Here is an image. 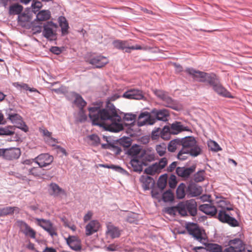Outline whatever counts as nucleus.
<instances>
[{
	"mask_svg": "<svg viewBox=\"0 0 252 252\" xmlns=\"http://www.w3.org/2000/svg\"><path fill=\"white\" fill-rule=\"evenodd\" d=\"M185 71L191 76L194 80L203 83L207 87H211L218 95L226 98H233L231 93L223 87L216 74L196 70L192 67H187Z\"/></svg>",
	"mask_w": 252,
	"mask_h": 252,
	"instance_id": "f257e3e1",
	"label": "nucleus"
},
{
	"mask_svg": "<svg viewBox=\"0 0 252 252\" xmlns=\"http://www.w3.org/2000/svg\"><path fill=\"white\" fill-rule=\"evenodd\" d=\"M148 125L146 118H139L138 116V121L136 124L135 121L131 122L130 124L122 122L116 125V128L112 131L118 132L126 130V133L130 137H135L141 135V131L139 127Z\"/></svg>",
	"mask_w": 252,
	"mask_h": 252,
	"instance_id": "f03ea898",
	"label": "nucleus"
},
{
	"mask_svg": "<svg viewBox=\"0 0 252 252\" xmlns=\"http://www.w3.org/2000/svg\"><path fill=\"white\" fill-rule=\"evenodd\" d=\"M182 149H186L190 153V156L196 157L202 153V147L198 144L193 136H188L180 138Z\"/></svg>",
	"mask_w": 252,
	"mask_h": 252,
	"instance_id": "7ed1b4c3",
	"label": "nucleus"
},
{
	"mask_svg": "<svg viewBox=\"0 0 252 252\" xmlns=\"http://www.w3.org/2000/svg\"><path fill=\"white\" fill-rule=\"evenodd\" d=\"M179 214L182 217L188 216L195 217L197 214V205L194 199L186 201L180 202L178 203Z\"/></svg>",
	"mask_w": 252,
	"mask_h": 252,
	"instance_id": "20e7f679",
	"label": "nucleus"
},
{
	"mask_svg": "<svg viewBox=\"0 0 252 252\" xmlns=\"http://www.w3.org/2000/svg\"><path fill=\"white\" fill-rule=\"evenodd\" d=\"M99 112L102 121L110 120L115 123L114 128L110 130V131L113 132L112 130L116 128V125L120 123L119 122L121 120L120 116L117 113L114 105L111 104L109 108L100 109Z\"/></svg>",
	"mask_w": 252,
	"mask_h": 252,
	"instance_id": "39448f33",
	"label": "nucleus"
},
{
	"mask_svg": "<svg viewBox=\"0 0 252 252\" xmlns=\"http://www.w3.org/2000/svg\"><path fill=\"white\" fill-rule=\"evenodd\" d=\"M58 28V25L52 21H47L43 24L42 35L48 41H56L57 39V33L56 30Z\"/></svg>",
	"mask_w": 252,
	"mask_h": 252,
	"instance_id": "423d86ee",
	"label": "nucleus"
},
{
	"mask_svg": "<svg viewBox=\"0 0 252 252\" xmlns=\"http://www.w3.org/2000/svg\"><path fill=\"white\" fill-rule=\"evenodd\" d=\"M21 154V150L19 148L11 147L9 148H0V158L11 161L17 159Z\"/></svg>",
	"mask_w": 252,
	"mask_h": 252,
	"instance_id": "0eeeda50",
	"label": "nucleus"
},
{
	"mask_svg": "<svg viewBox=\"0 0 252 252\" xmlns=\"http://www.w3.org/2000/svg\"><path fill=\"white\" fill-rule=\"evenodd\" d=\"M167 159L164 157L161 158L158 162H156L145 168L144 174L150 176H154L156 173H159L167 164Z\"/></svg>",
	"mask_w": 252,
	"mask_h": 252,
	"instance_id": "6e6552de",
	"label": "nucleus"
},
{
	"mask_svg": "<svg viewBox=\"0 0 252 252\" xmlns=\"http://www.w3.org/2000/svg\"><path fill=\"white\" fill-rule=\"evenodd\" d=\"M245 244L238 238L229 240L228 242V247L223 250V252H245Z\"/></svg>",
	"mask_w": 252,
	"mask_h": 252,
	"instance_id": "1a4fd4ad",
	"label": "nucleus"
},
{
	"mask_svg": "<svg viewBox=\"0 0 252 252\" xmlns=\"http://www.w3.org/2000/svg\"><path fill=\"white\" fill-rule=\"evenodd\" d=\"M85 61L92 64L94 68H100L109 63L106 57L101 55H92L90 57L86 58Z\"/></svg>",
	"mask_w": 252,
	"mask_h": 252,
	"instance_id": "9d476101",
	"label": "nucleus"
},
{
	"mask_svg": "<svg viewBox=\"0 0 252 252\" xmlns=\"http://www.w3.org/2000/svg\"><path fill=\"white\" fill-rule=\"evenodd\" d=\"M146 150L143 149L140 145L135 144L132 145L130 148H128L126 154L130 157V159H141L145 155Z\"/></svg>",
	"mask_w": 252,
	"mask_h": 252,
	"instance_id": "9b49d317",
	"label": "nucleus"
},
{
	"mask_svg": "<svg viewBox=\"0 0 252 252\" xmlns=\"http://www.w3.org/2000/svg\"><path fill=\"white\" fill-rule=\"evenodd\" d=\"M17 223L20 232L24 234L26 237L32 239L35 238L36 233L35 230L32 228L27 222L22 220H18Z\"/></svg>",
	"mask_w": 252,
	"mask_h": 252,
	"instance_id": "f8f14e48",
	"label": "nucleus"
},
{
	"mask_svg": "<svg viewBox=\"0 0 252 252\" xmlns=\"http://www.w3.org/2000/svg\"><path fill=\"white\" fill-rule=\"evenodd\" d=\"M35 220L37 224L47 231L51 236L57 235V233L53 227V224L50 220L36 218Z\"/></svg>",
	"mask_w": 252,
	"mask_h": 252,
	"instance_id": "ddd939ff",
	"label": "nucleus"
},
{
	"mask_svg": "<svg viewBox=\"0 0 252 252\" xmlns=\"http://www.w3.org/2000/svg\"><path fill=\"white\" fill-rule=\"evenodd\" d=\"M122 97L128 99L143 100L145 97L143 92L139 89H130L125 92Z\"/></svg>",
	"mask_w": 252,
	"mask_h": 252,
	"instance_id": "4468645a",
	"label": "nucleus"
},
{
	"mask_svg": "<svg viewBox=\"0 0 252 252\" xmlns=\"http://www.w3.org/2000/svg\"><path fill=\"white\" fill-rule=\"evenodd\" d=\"M54 158L48 153L42 154L38 156L36 158V163L40 167H46L53 162Z\"/></svg>",
	"mask_w": 252,
	"mask_h": 252,
	"instance_id": "2eb2a0df",
	"label": "nucleus"
},
{
	"mask_svg": "<svg viewBox=\"0 0 252 252\" xmlns=\"http://www.w3.org/2000/svg\"><path fill=\"white\" fill-rule=\"evenodd\" d=\"M202 191V187L193 182L189 183L186 189L187 195L189 197L198 196L201 194Z\"/></svg>",
	"mask_w": 252,
	"mask_h": 252,
	"instance_id": "dca6fc26",
	"label": "nucleus"
},
{
	"mask_svg": "<svg viewBox=\"0 0 252 252\" xmlns=\"http://www.w3.org/2000/svg\"><path fill=\"white\" fill-rule=\"evenodd\" d=\"M32 13L31 8H27L24 12L21 13L18 16V23L22 27H25L26 24L32 20Z\"/></svg>",
	"mask_w": 252,
	"mask_h": 252,
	"instance_id": "f3484780",
	"label": "nucleus"
},
{
	"mask_svg": "<svg viewBox=\"0 0 252 252\" xmlns=\"http://www.w3.org/2000/svg\"><path fill=\"white\" fill-rule=\"evenodd\" d=\"M196 165L193 164L189 167H177L176 173L179 177L188 178L193 173L196 169Z\"/></svg>",
	"mask_w": 252,
	"mask_h": 252,
	"instance_id": "a211bd4d",
	"label": "nucleus"
},
{
	"mask_svg": "<svg viewBox=\"0 0 252 252\" xmlns=\"http://www.w3.org/2000/svg\"><path fill=\"white\" fill-rule=\"evenodd\" d=\"M117 141V139H115L112 142H109L108 144H101V147L102 149L109 150L116 155H120L122 149Z\"/></svg>",
	"mask_w": 252,
	"mask_h": 252,
	"instance_id": "6ab92c4d",
	"label": "nucleus"
},
{
	"mask_svg": "<svg viewBox=\"0 0 252 252\" xmlns=\"http://www.w3.org/2000/svg\"><path fill=\"white\" fill-rule=\"evenodd\" d=\"M70 96L71 98H74L73 103L76 105L79 109H84V107L86 105V101L83 98L82 96L76 93L75 92H71L68 94L67 97Z\"/></svg>",
	"mask_w": 252,
	"mask_h": 252,
	"instance_id": "aec40b11",
	"label": "nucleus"
},
{
	"mask_svg": "<svg viewBox=\"0 0 252 252\" xmlns=\"http://www.w3.org/2000/svg\"><path fill=\"white\" fill-rule=\"evenodd\" d=\"M152 113L157 121H167V117L169 116V111L164 108L161 109L154 108L152 110Z\"/></svg>",
	"mask_w": 252,
	"mask_h": 252,
	"instance_id": "412c9836",
	"label": "nucleus"
},
{
	"mask_svg": "<svg viewBox=\"0 0 252 252\" xmlns=\"http://www.w3.org/2000/svg\"><path fill=\"white\" fill-rule=\"evenodd\" d=\"M199 209L206 215L212 217L217 216V209L216 207L210 204H204L199 206Z\"/></svg>",
	"mask_w": 252,
	"mask_h": 252,
	"instance_id": "4be33fe9",
	"label": "nucleus"
},
{
	"mask_svg": "<svg viewBox=\"0 0 252 252\" xmlns=\"http://www.w3.org/2000/svg\"><path fill=\"white\" fill-rule=\"evenodd\" d=\"M99 222L96 220H91L90 222L87 224L85 227L86 235L87 236H90L94 233L96 232L99 228Z\"/></svg>",
	"mask_w": 252,
	"mask_h": 252,
	"instance_id": "5701e85b",
	"label": "nucleus"
},
{
	"mask_svg": "<svg viewBox=\"0 0 252 252\" xmlns=\"http://www.w3.org/2000/svg\"><path fill=\"white\" fill-rule=\"evenodd\" d=\"M5 116L7 119L10 121L13 124L17 123V122L20 121L23 118L18 114L16 113L13 109L8 108L4 110Z\"/></svg>",
	"mask_w": 252,
	"mask_h": 252,
	"instance_id": "b1692460",
	"label": "nucleus"
},
{
	"mask_svg": "<svg viewBox=\"0 0 252 252\" xmlns=\"http://www.w3.org/2000/svg\"><path fill=\"white\" fill-rule=\"evenodd\" d=\"M139 181L142 184V187L145 190H149L150 187H153L155 185L154 179L148 175H143L141 176Z\"/></svg>",
	"mask_w": 252,
	"mask_h": 252,
	"instance_id": "393cba45",
	"label": "nucleus"
},
{
	"mask_svg": "<svg viewBox=\"0 0 252 252\" xmlns=\"http://www.w3.org/2000/svg\"><path fill=\"white\" fill-rule=\"evenodd\" d=\"M165 106L170 108L174 110L179 111L180 107L177 100L173 99L168 94L162 100Z\"/></svg>",
	"mask_w": 252,
	"mask_h": 252,
	"instance_id": "a878e982",
	"label": "nucleus"
},
{
	"mask_svg": "<svg viewBox=\"0 0 252 252\" xmlns=\"http://www.w3.org/2000/svg\"><path fill=\"white\" fill-rule=\"evenodd\" d=\"M117 140L120 147L123 148L125 153L126 152L128 148H130L132 146V140L131 137L129 136H124L121 138H117Z\"/></svg>",
	"mask_w": 252,
	"mask_h": 252,
	"instance_id": "bb28decb",
	"label": "nucleus"
},
{
	"mask_svg": "<svg viewBox=\"0 0 252 252\" xmlns=\"http://www.w3.org/2000/svg\"><path fill=\"white\" fill-rule=\"evenodd\" d=\"M106 233L109 234L112 239H114L121 236V231L118 227L113 225H108Z\"/></svg>",
	"mask_w": 252,
	"mask_h": 252,
	"instance_id": "cd10ccee",
	"label": "nucleus"
},
{
	"mask_svg": "<svg viewBox=\"0 0 252 252\" xmlns=\"http://www.w3.org/2000/svg\"><path fill=\"white\" fill-rule=\"evenodd\" d=\"M15 212L19 213V208L17 207L11 206L0 208V217L12 215Z\"/></svg>",
	"mask_w": 252,
	"mask_h": 252,
	"instance_id": "c85d7f7f",
	"label": "nucleus"
},
{
	"mask_svg": "<svg viewBox=\"0 0 252 252\" xmlns=\"http://www.w3.org/2000/svg\"><path fill=\"white\" fill-rule=\"evenodd\" d=\"M59 26L61 28L62 35H65L68 33L69 25L66 18L63 16H60L58 19Z\"/></svg>",
	"mask_w": 252,
	"mask_h": 252,
	"instance_id": "c756f323",
	"label": "nucleus"
},
{
	"mask_svg": "<svg viewBox=\"0 0 252 252\" xmlns=\"http://www.w3.org/2000/svg\"><path fill=\"white\" fill-rule=\"evenodd\" d=\"M139 118H146L148 125H152L157 121L156 117L154 116L152 111L149 113L147 111H144L139 114Z\"/></svg>",
	"mask_w": 252,
	"mask_h": 252,
	"instance_id": "7c9ffc66",
	"label": "nucleus"
},
{
	"mask_svg": "<svg viewBox=\"0 0 252 252\" xmlns=\"http://www.w3.org/2000/svg\"><path fill=\"white\" fill-rule=\"evenodd\" d=\"M51 17V12L49 10H42L36 14L35 21L36 22L45 21L49 20Z\"/></svg>",
	"mask_w": 252,
	"mask_h": 252,
	"instance_id": "2f4dec72",
	"label": "nucleus"
},
{
	"mask_svg": "<svg viewBox=\"0 0 252 252\" xmlns=\"http://www.w3.org/2000/svg\"><path fill=\"white\" fill-rule=\"evenodd\" d=\"M140 159H130L127 166L130 168V166L133 168V171L138 173H140L143 171V167L140 164Z\"/></svg>",
	"mask_w": 252,
	"mask_h": 252,
	"instance_id": "473e14b6",
	"label": "nucleus"
},
{
	"mask_svg": "<svg viewBox=\"0 0 252 252\" xmlns=\"http://www.w3.org/2000/svg\"><path fill=\"white\" fill-rule=\"evenodd\" d=\"M23 10V7L18 3H14L9 7V14L10 15L20 14Z\"/></svg>",
	"mask_w": 252,
	"mask_h": 252,
	"instance_id": "72a5a7b5",
	"label": "nucleus"
},
{
	"mask_svg": "<svg viewBox=\"0 0 252 252\" xmlns=\"http://www.w3.org/2000/svg\"><path fill=\"white\" fill-rule=\"evenodd\" d=\"M112 44L114 48L121 50L125 49V51H127V48L129 47L128 42L126 40L116 39L113 41Z\"/></svg>",
	"mask_w": 252,
	"mask_h": 252,
	"instance_id": "f704fd0d",
	"label": "nucleus"
},
{
	"mask_svg": "<svg viewBox=\"0 0 252 252\" xmlns=\"http://www.w3.org/2000/svg\"><path fill=\"white\" fill-rule=\"evenodd\" d=\"M15 128L12 126H0V136H11L15 133Z\"/></svg>",
	"mask_w": 252,
	"mask_h": 252,
	"instance_id": "c9c22d12",
	"label": "nucleus"
},
{
	"mask_svg": "<svg viewBox=\"0 0 252 252\" xmlns=\"http://www.w3.org/2000/svg\"><path fill=\"white\" fill-rule=\"evenodd\" d=\"M171 134L172 133H171L170 126L165 125L162 129L160 128V136L162 139L165 140L170 139Z\"/></svg>",
	"mask_w": 252,
	"mask_h": 252,
	"instance_id": "e433bc0d",
	"label": "nucleus"
},
{
	"mask_svg": "<svg viewBox=\"0 0 252 252\" xmlns=\"http://www.w3.org/2000/svg\"><path fill=\"white\" fill-rule=\"evenodd\" d=\"M167 178V174L164 173L160 175L158 179L157 182V186L160 189V192H162L166 186Z\"/></svg>",
	"mask_w": 252,
	"mask_h": 252,
	"instance_id": "4c0bfd02",
	"label": "nucleus"
},
{
	"mask_svg": "<svg viewBox=\"0 0 252 252\" xmlns=\"http://www.w3.org/2000/svg\"><path fill=\"white\" fill-rule=\"evenodd\" d=\"M178 146H181V141L180 138H176L171 140L168 145L167 150L170 152H174Z\"/></svg>",
	"mask_w": 252,
	"mask_h": 252,
	"instance_id": "58836bf2",
	"label": "nucleus"
},
{
	"mask_svg": "<svg viewBox=\"0 0 252 252\" xmlns=\"http://www.w3.org/2000/svg\"><path fill=\"white\" fill-rule=\"evenodd\" d=\"M186 186L185 184L181 183L176 189V197L179 199H183L186 194Z\"/></svg>",
	"mask_w": 252,
	"mask_h": 252,
	"instance_id": "ea45409f",
	"label": "nucleus"
},
{
	"mask_svg": "<svg viewBox=\"0 0 252 252\" xmlns=\"http://www.w3.org/2000/svg\"><path fill=\"white\" fill-rule=\"evenodd\" d=\"M185 228L187 230L188 233L191 235H193L194 233L200 228L197 223L188 222L186 224Z\"/></svg>",
	"mask_w": 252,
	"mask_h": 252,
	"instance_id": "a19ab883",
	"label": "nucleus"
},
{
	"mask_svg": "<svg viewBox=\"0 0 252 252\" xmlns=\"http://www.w3.org/2000/svg\"><path fill=\"white\" fill-rule=\"evenodd\" d=\"M182 127H183V125H182L181 122L178 121H175L170 126L171 133L174 135L178 134V133L182 132L183 129H182Z\"/></svg>",
	"mask_w": 252,
	"mask_h": 252,
	"instance_id": "79ce46f5",
	"label": "nucleus"
},
{
	"mask_svg": "<svg viewBox=\"0 0 252 252\" xmlns=\"http://www.w3.org/2000/svg\"><path fill=\"white\" fill-rule=\"evenodd\" d=\"M204 245L208 248V252H223L221 246L216 243H206Z\"/></svg>",
	"mask_w": 252,
	"mask_h": 252,
	"instance_id": "37998d69",
	"label": "nucleus"
},
{
	"mask_svg": "<svg viewBox=\"0 0 252 252\" xmlns=\"http://www.w3.org/2000/svg\"><path fill=\"white\" fill-rule=\"evenodd\" d=\"M50 187L54 192L55 196H59L61 194L65 195V190L59 187L56 183H52L50 184Z\"/></svg>",
	"mask_w": 252,
	"mask_h": 252,
	"instance_id": "c03bdc74",
	"label": "nucleus"
},
{
	"mask_svg": "<svg viewBox=\"0 0 252 252\" xmlns=\"http://www.w3.org/2000/svg\"><path fill=\"white\" fill-rule=\"evenodd\" d=\"M174 198V194L170 189H168L162 194V199L164 202H172Z\"/></svg>",
	"mask_w": 252,
	"mask_h": 252,
	"instance_id": "a18cd8bd",
	"label": "nucleus"
},
{
	"mask_svg": "<svg viewBox=\"0 0 252 252\" xmlns=\"http://www.w3.org/2000/svg\"><path fill=\"white\" fill-rule=\"evenodd\" d=\"M205 170L204 169H200L194 174L193 181L195 183L201 182L205 180Z\"/></svg>",
	"mask_w": 252,
	"mask_h": 252,
	"instance_id": "49530a36",
	"label": "nucleus"
},
{
	"mask_svg": "<svg viewBox=\"0 0 252 252\" xmlns=\"http://www.w3.org/2000/svg\"><path fill=\"white\" fill-rule=\"evenodd\" d=\"M229 217L230 215L227 214L225 210H221L219 211L217 218L220 222L226 223L228 220Z\"/></svg>",
	"mask_w": 252,
	"mask_h": 252,
	"instance_id": "de8ad7c7",
	"label": "nucleus"
},
{
	"mask_svg": "<svg viewBox=\"0 0 252 252\" xmlns=\"http://www.w3.org/2000/svg\"><path fill=\"white\" fill-rule=\"evenodd\" d=\"M89 117L92 121V124L94 126L99 125V122L102 121L101 119H100V115H99V111L94 114H89Z\"/></svg>",
	"mask_w": 252,
	"mask_h": 252,
	"instance_id": "09e8293b",
	"label": "nucleus"
},
{
	"mask_svg": "<svg viewBox=\"0 0 252 252\" xmlns=\"http://www.w3.org/2000/svg\"><path fill=\"white\" fill-rule=\"evenodd\" d=\"M167 147L165 143H161L157 145L156 147V150L158 155L162 157L165 154Z\"/></svg>",
	"mask_w": 252,
	"mask_h": 252,
	"instance_id": "8fccbe9b",
	"label": "nucleus"
},
{
	"mask_svg": "<svg viewBox=\"0 0 252 252\" xmlns=\"http://www.w3.org/2000/svg\"><path fill=\"white\" fill-rule=\"evenodd\" d=\"M88 138L92 141V145L93 146H98L100 144V139L96 134H92L88 135Z\"/></svg>",
	"mask_w": 252,
	"mask_h": 252,
	"instance_id": "3c124183",
	"label": "nucleus"
},
{
	"mask_svg": "<svg viewBox=\"0 0 252 252\" xmlns=\"http://www.w3.org/2000/svg\"><path fill=\"white\" fill-rule=\"evenodd\" d=\"M39 25H36V23L32 22L31 23V28L33 34L40 33L42 32V26L41 23H38Z\"/></svg>",
	"mask_w": 252,
	"mask_h": 252,
	"instance_id": "603ef678",
	"label": "nucleus"
},
{
	"mask_svg": "<svg viewBox=\"0 0 252 252\" xmlns=\"http://www.w3.org/2000/svg\"><path fill=\"white\" fill-rule=\"evenodd\" d=\"M176 211H177L179 213V208L178 207V204L176 206L167 207L165 208L164 212L170 216H175L176 215Z\"/></svg>",
	"mask_w": 252,
	"mask_h": 252,
	"instance_id": "864d4df0",
	"label": "nucleus"
},
{
	"mask_svg": "<svg viewBox=\"0 0 252 252\" xmlns=\"http://www.w3.org/2000/svg\"><path fill=\"white\" fill-rule=\"evenodd\" d=\"M208 145L212 151L218 152L221 150V148L218 143L214 140H210L208 142Z\"/></svg>",
	"mask_w": 252,
	"mask_h": 252,
	"instance_id": "5fc2aeb1",
	"label": "nucleus"
},
{
	"mask_svg": "<svg viewBox=\"0 0 252 252\" xmlns=\"http://www.w3.org/2000/svg\"><path fill=\"white\" fill-rule=\"evenodd\" d=\"M14 124L15 125L14 126L15 128L17 127L25 132L28 131L29 130V127L26 123L23 121V119L20 120V121L17 122V123H15Z\"/></svg>",
	"mask_w": 252,
	"mask_h": 252,
	"instance_id": "6e6d98bb",
	"label": "nucleus"
},
{
	"mask_svg": "<svg viewBox=\"0 0 252 252\" xmlns=\"http://www.w3.org/2000/svg\"><path fill=\"white\" fill-rule=\"evenodd\" d=\"M185 154L189 155L190 156V153L188 152L186 149H181L177 155V158L180 160H185L187 159V156H185Z\"/></svg>",
	"mask_w": 252,
	"mask_h": 252,
	"instance_id": "4d7b16f0",
	"label": "nucleus"
},
{
	"mask_svg": "<svg viewBox=\"0 0 252 252\" xmlns=\"http://www.w3.org/2000/svg\"><path fill=\"white\" fill-rule=\"evenodd\" d=\"M177 181L176 176L174 174H171L170 176L168 184L171 189H175L177 186Z\"/></svg>",
	"mask_w": 252,
	"mask_h": 252,
	"instance_id": "13d9d810",
	"label": "nucleus"
},
{
	"mask_svg": "<svg viewBox=\"0 0 252 252\" xmlns=\"http://www.w3.org/2000/svg\"><path fill=\"white\" fill-rule=\"evenodd\" d=\"M31 7L32 8V12L36 14V12L42 8V4L40 1L32 2Z\"/></svg>",
	"mask_w": 252,
	"mask_h": 252,
	"instance_id": "bf43d9fd",
	"label": "nucleus"
},
{
	"mask_svg": "<svg viewBox=\"0 0 252 252\" xmlns=\"http://www.w3.org/2000/svg\"><path fill=\"white\" fill-rule=\"evenodd\" d=\"M155 94L162 101L168 94V93L165 91L160 90H156L154 91Z\"/></svg>",
	"mask_w": 252,
	"mask_h": 252,
	"instance_id": "052dcab7",
	"label": "nucleus"
},
{
	"mask_svg": "<svg viewBox=\"0 0 252 252\" xmlns=\"http://www.w3.org/2000/svg\"><path fill=\"white\" fill-rule=\"evenodd\" d=\"M160 128L158 127L155 128L154 130H153L151 133V138L152 140H157L158 139L160 136Z\"/></svg>",
	"mask_w": 252,
	"mask_h": 252,
	"instance_id": "680f3d73",
	"label": "nucleus"
},
{
	"mask_svg": "<svg viewBox=\"0 0 252 252\" xmlns=\"http://www.w3.org/2000/svg\"><path fill=\"white\" fill-rule=\"evenodd\" d=\"M228 220L227 221L226 223H227L232 227H236L239 225V222L234 217H230L228 218Z\"/></svg>",
	"mask_w": 252,
	"mask_h": 252,
	"instance_id": "e2e57ef3",
	"label": "nucleus"
},
{
	"mask_svg": "<svg viewBox=\"0 0 252 252\" xmlns=\"http://www.w3.org/2000/svg\"><path fill=\"white\" fill-rule=\"evenodd\" d=\"M79 119L78 121L81 122H84L87 119V115L85 114V112L84 109H79L78 112Z\"/></svg>",
	"mask_w": 252,
	"mask_h": 252,
	"instance_id": "0e129e2a",
	"label": "nucleus"
},
{
	"mask_svg": "<svg viewBox=\"0 0 252 252\" xmlns=\"http://www.w3.org/2000/svg\"><path fill=\"white\" fill-rule=\"evenodd\" d=\"M63 47H59L58 46H52L50 49V51L53 54L59 55L61 54L63 50Z\"/></svg>",
	"mask_w": 252,
	"mask_h": 252,
	"instance_id": "69168bd1",
	"label": "nucleus"
},
{
	"mask_svg": "<svg viewBox=\"0 0 252 252\" xmlns=\"http://www.w3.org/2000/svg\"><path fill=\"white\" fill-rule=\"evenodd\" d=\"M71 249L75 251H80L82 249V247L80 244V242H76L75 243H70L67 244Z\"/></svg>",
	"mask_w": 252,
	"mask_h": 252,
	"instance_id": "338daca9",
	"label": "nucleus"
},
{
	"mask_svg": "<svg viewBox=\"0 0 252 252\" xmlns=\"http://www.w3.org/2000/svg\"><path fill=\"white\" fill-rule=\"evenodd\" d=\"M67 244L70 243H75L76 242H81L80 240L75 236L69 235L67 238L66 239Z\"/></svg>",
	"mask_w": 252,
	"mask_h": 252,
	"instance_id": "774afa93",
	"label": "nucleus"
}]
</instances>
